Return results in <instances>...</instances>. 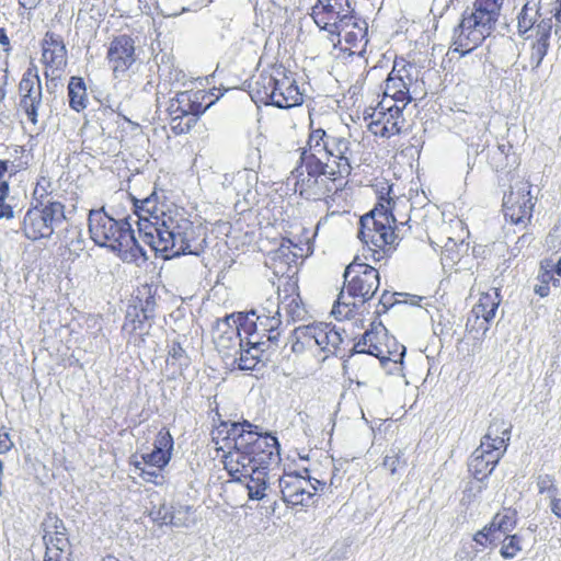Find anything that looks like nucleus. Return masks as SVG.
<instances>
[{"label": "nucleus", "instance_id": "obj_1", "mask_svg": "<svg viewBox=\"0 0 561 561\" xmlns=\"http://www.w3.org/2000/svg\"><path fill=\"white\" fill-rule=\"evenodd\" d=\"M297 151L299 159L290 173L295 191L336 211H347L354 201V188L347 181L353 171L352 141L329 135L321 122L309 117L306 144Z\"/></svg>", "mask_w": 561, "mask_h": 561}, {"label": "nucleus", "instance_id": "obj_2", "mask_svg": "<svg viewBox=\"0 0 561 561\" xmlns=\"http://www.w3.org/2000/svg\"><path fill=\"white\" fill-rule=\"evenodd\" d=\"M279 444L271 433L259 432V426L248 422V499L256 501L255 506H248L256 512L261 519H270L276 510L277 501L268 483V466L278 458Z\"/></svg>", "mask_w": 561, "mask_h": 561}, {"label": "nucleus", "instance_id": "obj_3", "mask_svg": "<svg viewBox=\"0 0 561 561\" xmlns=\"http://www.w3.org/2000/svg\"><path fill=\"white\" fill-rule=\"evenodd\" d=\"M139 239L153 251L163 253L165 259L185 254L199 256L204 251L202 242L195 238L192 221L176 209L161 211L156 221L141 219Z\"/></svg>", "mask_w": 561, "mask_h": 561}, {"label": "nucleus", "instance_id": "obj_4", "mask_svg": "<svg viewBox=\"0 0 561 561\" xmlns=\"http://www.w3.org/2000/svg\"><path fill=\"white\" fill-rule=\"evenodd\" d=\"M392 185L386 182L378 192V202L375 207L360 217L358 238L367 247L375 262L389 257L398 245Z\"/></svg>", "mask_w": 561, "mask_h": 561}, {"label": "nucleus", "instance_id": "obj_5", "mask_svg": "<svg viewBox=\"0 0 561 561\" xmlns=\"http://www.w3.org/2000/svg\"><path fill=\"white\" fill-rule=\"evenodd\" d=\"M248 93L254 103L284 110L304 103V92L295 75L282 64H272L253 75Z\"/></svg>", "mask_w": 561, "mask_h": 561}, {"label": "nucleus", "instance_id": "obj_6", "mask_svg": "<svg viewBox=\"0 0 561 561\" xmlns=\"http://www.w3.org/2000/svg\"><path fill=\"white\" fill-rule=\"evenodd\" d=\"M89 233L99 247L117 252L122 260L134 262L139 257L147 259L146 251L131 229L127 218L115 219L104 207L89 211Z\"/></svg>", "mask_w": 561, "mask_h": 561}, {"label": "nucleus", "instance_id": "obj_7", "mask_svg": "<svg viewBox=\"0 0 561 561\" xmlns=\"http://www.w3.org/2000/svg\"><path fill=\"white\" fill-rule=\"evenodd\" d=\"M511 431L512 424L508 421L493 417L468 465L474 479L483 481L492 473L508 447Z\"/></svg>", "mask_w": 561, "mask_h": 561}, {"label": "nucleus", "instance_id": "obj_8", "mask_svg": "<svg viewBox=\"0 0 561 561\" xmlns=\"http://www.w3.org/2000/svg\"><path fill=\"white\" fill-rule=\"evenodd\" d=\"M367 354L379 359L385 366L388 363H402L405 346L398 342L381 323L371 325L355 343L352 355Z\"/></svg>", "mask_w": 561, "mask_h": 561}, {"label": "nucleus", "instance_id": "obj_9", "mask_svg": "<svg viewBox=\"0 0 561 561\" xmlns=\"http://www.w3.org/2000/svg\"><path fill=\"white\" fill-rule=\"evenodd\" d=\"M552 30V19L541 18L540 0H527L518 15V31L533 39V57L538 61L547 55Z\"/></svg>", "mask_w": 561, "mask_h": 561}, {"label": "nucleus", "instance_id": "obj_10", "mask_svg": "<svg viewBox=\"0 0 561 561\" xmlns=\"http://www.w3.org/2000/svg\"><path fill=\"white\" fill-rule=\"evenodd\" d=\"M495 21L472 10L465 11L454 30L450 49L463 57L477 49L491 34Z\"/></svg>", "mask_w": 561, "mask_h": 561}, {"label": "nucleus", "instance_id": "obj_11", "mask_svg": "<svg viewBox=\"0 0 561 561\" xmlns=\"http://www.w3.org/2000/svg\"><path fill=\"white\" fill-rule=\"evenodd\" d=\"M533 184L527 179H520L512 184L502 199L504 219L514 226L523 228L531 224L537 198L533 195Z\"/></svg>", "mask_w": 561, "mask_h": 561}, {"label": "nucleus", "instance_id": "obj_12", "mask_svg": "<svg viewBox=\"0 0 561 561\" xmlns=\"http://www.w3.org/2000/svg\"><path fill=\"white\" fill-rule=\"evenodd\" d=\"M291 350L302 353L307 350L335 354L343 342L342 334L331 323H312L294 330Z\"/></svg>", "mask_w": 561, "mask_h": 561}, {"label": "nucleus", "instance_id": "obj_13", "mask_svg": "<svg viewBox=\"0 0 561 561\" xmlns=\"http://www.w3.org/2000/svg\"><path fill=\"white\" fill-rule=\"evenodd\" d=\"M337 30L328 34L337 56H363L368 44V24L356 12L352 13Z\"/></svg>", "mask_w": 561, "mask_h": 561}, {"label": "nucleus", "instance_id": "obj_14", "mask_svg": "<svg viewBox=\"0 0 561 561\" xmlns=\"http://www.w3.org/2000/svg\"><path fill=\"white\" fill-rule=\"evenodd\" d=\"M202 91H183L176 93L174 99L170 100L168 113L170 115V126L174 134L181 135L187 133L197 122L213 102L203 106Z\"/></svg>", "mask_w": 561, "mask_h": 561}, {"label": "nucleus", "instance_id": "obj_15", "mask_svg": "<svg viewBox=\"0 0 561 561\" xmlns=\"http://www.w3.org/2000/svg\"><path fill=\"white\" fill-rule=\"evenodd\" d=\"M65 218V206L60 202H47L45 205L42 204V207L36 206L26 211L22 230L32 241L47 239Z\"/></svg>", "mask_w": 561, "mask_h": 561}, {"label": "nucleus", "instance_id": "obj_16", "mask_svg": "<svg viewBox=\"0 0 561 561\" xmlns=\"http://www.w3.org/2000/svg\"><path fill=\"white\" fill-rule=\"evenodd\" d=\"M380 276L377 268L356 256L345 268L344 289L360 302L369 301L378 290Z\"/></svg>", "mask_w": 561, "mask_h": 561}, {"label": "nucleus", "instance_id": "obj_17", "mask_svg": "<svg viewBox=\"0 0 561 561\" xmlns=\"http://www.w3.org/2000/svg\"><path fill=\"white\" fill-rule=\"evenodd\" d=\"M18 111L26 117L32 126L36 127L39 124V118L46 113L42 83L35 67L27 68L24 71L18 87Z\"/></svg>", "mask_w": 561, "mask_h": 561}, {"label": "nucleus", "instance_id": "obj_18", "mask_svg": "<svg viewBox=\"0 0 561 561\" xmlns=\"http://www.w3.org/2000/svg\"><path fill=\"white\" fill-rule=\"evenodd\" d=\"M325 485L324 480L304 477L296 472L285 473L279 479L282 499L291 506H311L318 491H322Z\"/></svg>", "mask_w": 561, "mask_h": 561}, {"label": "nucleus", "instance_id": "obj_19", "mask_svg": "<svg viewBox=\"0 0 561 561\" xmlns=\"http://www.w3.org/2000/svg\"><path fill=\"white\" fill-rule=\"evenodd\" d=\"M500 304L501 295L497 288L481 293L467 316L465 331L485 340Z\"/></svg>", "mask_w": 561, "mask_h": 561}, {"label": "nucleus", "instance_id": "obj_20", "mask_svg": "<svg viewBox=\"0 0 561 561\" xmlns=\"http://www.w3.org/2000/svg\"><path fill=\"white\" fill-rule=\"evenodd\" d=\"M403 106L382 99L370 114L368 130L376 137L391 138L401 134L405 125Z\"/></svg>", "mask_w": 561, "mask_h": 561}, {"label": "nucleus", "instance_id": "obj_21", "mask_svg": "<svg viewBox=\"0 0 561 561\" xmlns=\"http://www.w3.org/2000/svg\"><path fill=\"white\" fill-rule=\"evenodd\" d=\"M354 12L350 0H318L311 9V18L320 30L330 34Z\"/></svg>", "mask_w": 561, "mask_h": 561}, {"label": "nucleus", "instance_id": "obj_22", "mask_svg": "<svg viewBox=\"0 0 561 561\" xmlns=\"http://www.w3.org/2000/svg\"><path fill=\"white\" fill-rule=\"evenodd\" d=\"M106 58L116 77L126 72L136 60L134 39L125 34L114 37L110 43Z\"/></svg>", "mask_w": 561, "mask_h": 561}, {"label": "nucleus", "instance_id": "obj_23", "mask_svg": "<svg viewBox=\"0 0 561 561\" xmlns=\"http://www.w3.org/2000/svg\"><path fill=\"white\" fill-rule=\"evenodd\" d=\"M411 78L405 66L398 68L397 62L388 75L385 84L383 98L390 99L392 104L405 106L412 101L410 92Z\"/></svg>", "mask_w": 561, "mask_h": 561}, {"label": "nucleus", "instance_id": "obj_24", "mask_svg": "<svg viewBox=\"0 0 561 561\" xmlns=\"http://www.w3.org/2000/svg\"><path fill=\"white\" fill-rule=\"evenodd\" d=\"M468 233L461 220H450L438 228L435 233V240H431V242L440 250L442 254L449 256L450 253L465 242Z\"/></svg>", "mask_w": 561, "mask_h": 561}, {"label": "nucleus", "instance_id": "obj_25", "mask_svg": "<svg viewBox=\"0 0 561 561\" xmlns=\"http://www.w3.org/2000/svg\"><path fill=\"white\" fill-rule=\"evenodd\" d=\"M236 323L234 329H230V331H226L222 335L218 337V347L220 348H230V345L227 342L233 341L238 342L239 348L234 351L233 354L228 352L224 353V357L226 359V365L231 366L232 369L238 368L240 370H245V365L243 364V355H242V339L240 336V331L244 329L245 325V316L243 312L238 313V321L233 320Z\"/></svg>", "mask_w": 561, "mask_h": 561}, {"label": "nucleus", "instance_id": "obj_26", "mask_svg": "<svg viewBox=\"0 0 561 561\" xmlns=\"http://www.w3.org/2000/svg\"><path fill=\"white\" fill-rule=\"evenodd\" d=\"M302 261L290 252V245H278L271 254L267 266L277 278L298 276V266Z\"/></svg>", "mask_w": 561, "mask_h": 561}, {"label": "nucleus", "instance_id": "obj_27", "mask_svg": "<svg viewBox=\"0 0 561 561\" xmlns=\"http://www.w3.org/2000/svg\"><path fill=\"white\" fill-rule=\"evenodd\" d=\"M43 540L50 549V546L59 552H65L69 548V540L66 534L64 522L54 514H47L42 523Z\"/></svg>", "mask_w": 561, "mask_h": 561}, {"label": "nucleus", "instance_id": "obj_28", "mask_svg": "<svg viewBox=\"0 0 561 561\" xmlns=\"http://www.w3.org/2000/svg\"><path fill=\"white\" fill-rule=\"evenodd\" d=\"M42 60L47 67L62 69L66 66L67 49L59 35L47 32L42 42Z\"/></svg>", "mask_w": 561, "mask_h": 561}, {"label": "nucleus", "instance_id": "obj_29", "mask_svg": "<svg viewBox=\"0 0 561 561\" xmlns=\"http://www.w3.org/2000/svg\"><path fill=\"white\" fill-rule=\"evenodd\" d=\"M316 231L311 228L299 227V231L291 237L283 238L280 245H290V252L304 261L313 253Z\"/></svg>", "mask_w": 561, "mask_h": 561}, {"label": "nucleus", "instance_id": "obj_30", "mask_svg": "<svg viewBox=\"0 0 561 561\" xmlns=\"http://www.w3.org/2000/svg\"><path fill=\"white\" fill-rule=\"evenodd\" d=\"M245 427V422L233 424L232 431L238 433V438H236V448L234 453H229L225 459V468L228 471L231 480L229 482H242V478L245 477V463L243 460L245 459V451L241 450L242 442L238 443V439H242L243 432Z\"/></svg>", "mask_w": 561, "mask_h": 561}, {"label": "nucleus", "instance_id": "obj_31", "mask_svg": "<svg viewBox=\"0 0 561 561\" xmlns=\"http://www.w3.org/2000/svg\"><path fill=\"white\" fill-rule=\"evenodd\" d=\"M272 309L268 310V317H251L248 312V335L254 333L260 334L262 337L266 336L267 341L274 339L271 334L275 332L282 321L279 318V308L275 304H271Z\"/></svg>", "mask_w": 561, "mask_h": 561}, {"label": "nucleus", "instance_id": "obj_32", "mask_svg": "<svg viewBox=\"0 0 561 561\" xmlns=\"http://www.w3.org/2000/svg\"><path fill=\"white\" fill-rule=\"evenodd\" d=\"M365 304L343 288L332 307L331 313L337 321L351 320L363 313Z\"/></svg>", "mask_w": 561, "mask_h": 561}, {"label": "nucleus", "instance_id": "obj_33", "mask_svg": "<svg viewBox=\"0 0 561 561\" xmlns=\"http://www.w3.org/2000/svg\"><path fill=\"white\" fill-rule=\"evenodd\" d=\"M135 314L130 311L127 312L125 328L131 325V330H142L146 321L154 318L156 312V299L153 296H148L144 302L140 304L139 309L134 308Z\"/></svg>", "mask_w": 561, "mask_h": 561}, {"label": "nucleus", "instance_id": "obj_34", "mask_svg": "<svg viewBox=\"0 0 561 561\" xmlns=\"http://www.w3.org/2000/svg\"><path fill=\"white\" fill-rule=\"evenodd\" d=\"M552 262L550 260H543L540 262L539 273L537 276L538 284L534 287V293L540 298H545L550 294V285L554 287L560 286V279L553 277L551 271Z\"/></svg>", "mask_w": 561, "mask_h": 561}, {"label": "nucleus", "instance_id": "obj_35", "mask_svg": "<svg viewBox=\"0 0 561 561\" xmlns=\"http://www.w3.org/2000/svg\"><path fill=\"white\" fill-rule=\"evenodd\" d=\"M134 207L135 214L138 217V229L140 228L141 219L148 221H156V217H160L162 211L158 208L156 192L151 193L149 196L142 199H135Z\"/></svg>", "mask_w": 561, "mask_h": 561}, {"label": "nucleus", "instance_id": "obj_36", "mask_svg": "<svg viewBox=\"0 0 561 561\" xmlns=\"http://www.w3.org/2000/svg\"><path fill=\"white\" fill-rule=\"evenodd\" d=\"M260 342L248 340V371H251L256 378L263 376V370L268 362V353L260 348Z\"/></svg>", "mask_w": 561, "mask_h": 561}, {"label": "nucleus", "instance_id": "obj_37", "mask_svg": "<svg viewBox=\"0 0 561 561\" xmlns=\"http://www.w3.org/2000/svg\"><path fill=\"white\" fill-rule=\"evenodd\" d=\"M69 106L76 112L84 110L88 105L85 83L80 77H71L68 83Z\"/></svg>", "mask_w": 561, "mask_h": 561}, {"label": "nucleus", "instance_id": "obj_38", "mask_svg": "<svg viewBox=\"0 0 561 561\" xmlns=\"http://www.w3.org/2000/svg\"><path fill=\"white\" fill-rule=\"evenodd\" d=\"M518 513L513 507H503L497 512L489 524V529H494L503 534L515 529L517 525Z\"/></svg>", "mask_w": 561, "mask_h": 561}, {"label": "nucleus", "instance_id": "obj_39", "mask_svg": "<svg viewBox=\"0 0 561 561\" xmlns=\"http://www.w3.org/2000/svg\"><path fill=\"white\" fill-rule=\"evenodd\" d=\"M484 339L463 332L461 339L457 341L456 352L461 359L472 358L482 351Z\"/></svg>", "mask_w": 561, "mask_h": 561}, {"label": "nucleus", "instance_id": "obj_40", "mask_svg": "<svg viewBox=\"0 0 561 561\" xmlns=\"http://www.w3.org/2000/svg\"><path fill=\"white\" fill-rule=\"evenodd\" d=\"M275 307L283 309L293 321L302 320L307 314L300 294L290 298L284 297Z\"/></svg>", "mask_w": 561, "mask_h": 561}, {"label": "nucleus", "instance_id": "obj_41", "mask_svg": "<svg viewBox=\"0 0 561 561\" xmlns=\"http://www.w3.org/2000/svg\"><path fill=\"white\" fill-rule=\"evenodd\" d=\"M503 0H474L472 11L496 22Z\"/></svg>", "mask_w": 561, "mask_h": 561}, {"label": "nucleus", "instance_id": "obj_42", "mask_svg": "<svg viewBox=\"0 0 561 561\" xmlns=\"http://www.w3.org/2000/svg\"><path fill=\"white\" fill-rule=\"evenodd\" d=\"M152 519L161 525H172L175 527L184 526L182 520H174V508L167 504H161L157 510H152L150 513Z\"/></svg>", "mask_w": 561, "mask_h": 561}, {"label": "nucleus", "instance_id": "obj_43", "mask_svg": "<svg viewBox=\"0 0 561 561\" xmlns=\"http://www.w3.org/2000/svg\"><path fill=\"white\" fill-rule=\"evenodd\" d=\"M299 278L298 276H289L284 278H278L277 280V294H278V302L283 300L284 297L290 298L299 294Z\"/></svg>", "mask_w": 561, "mask_h": 561}, {"label": "nucleus", "instance_id": "obj_44", "mask_svg": "<svg viewBox=\"0 0 561 561\" xmlns=\"http://www.w3.org/2000/svg\"><path fill=\"white\" fill-rule=\"evenodd\" d=\"M522 551V537L514 534L507 535L502 541L500 554L504 559H513Z\"/></svg>", "mask_w": 561, "mask_h": 561}, {"label": "nucleus", "instance_id": "obj_45", "mask_svg": "<svg viewBox=\"0 0 561 561\" xmlns=\"http://www.w3.org/2000/svg\"><path fill=\"white\" fill-rule=\"evenodd\" d=\"M170 459L171 458L169 454H163L162 451H159L153 448V450H151L150 453L141 455L140 462L141 466L145 465L150 468L162 469L169 463Z\"/></svg>", "mask_w": 561, "mask_h": 561}, {"label": "nucleus", "instance_id": "obj_46", "mask_svg": "<svg viewBox=\"0 0 561 561\" xmlns=\"http://www.w3.org/2000/svg\"><path fill=\"white\" fill-rule=\"evenodd\" d=\"M153 448L171 456L173 450V437L165 427L158 432Z\"/></svg>", "mask_w": 561, "mask_h": 561}, {"label": "nucleus", "instance_id": "obj_47", "mask_svg": "<svg viewBox=\"0 0 561 561\" xmlns=\"http://www.w3.org/2000/svg\"><path fill=\"white\" fill-rule=\"evenodd\" d=\"M168 363L179 367L187 366V357L184 348L179 342L173 341L168 351Z\"/></svg>", "mask_w": 561, "mask_h": 561}, {"label": "nucleus", "instance_id": "obj_48", "mask_svg": "<svg viewBox=\"0 0 561 561\" xmlns=\"http://www.w3.org/2000/svg\"><path fill=\"white\" fill-rule=\"evenodd\" d=\"M134 466L136 469L140 470L139 476L146 481V482H152L156 485H161L163 483V476L161 474L162 469L158 468H150L146 469L141 466V462L138 460L134 461Z\"/></svg>", "mask_w": 561, "mask_h": 561}, {"label": "nucleus", "instance_id": "obj_49", "mask_svg": "<svg viewBox=\"0 0 561 561\" xmlns=\"http://www.w3.org/2000/svg\"><path fill=\"white\" fill-rule=\"evenodd\" d=\"M512 149V145L501 144L497 146L496 152L492 156V165L496 172L503 171L506 165L501 163L502 158L508 159V153Z\"/></svg>", "mask_w": 561, "mask_h": 561}, {"label": "nucleus", "instance_id": "obj_50", "mask_svg": "<svg viewBox=\"0 0 561 561\" xmlns=\"http://www.w3.org/2000/svg\"><path fill=\"white\" fill-rule=\"evenodd\" d=\"M537 488L540 494L557 492L556 480L550 474L539 476L537 479Z\"/></svg>", "mask_w": 561, "mask_h": 561}, {"label": "nucleus", "instance_id": "obj_51", "mask_svg": "<svg viewBox=\"0 0 561 561\" xmlns=\"http://www.w3.org/2000/svg\"><path fill=\"white\" fill-rule=\"evenodd\" d=\"M405 461L402 460L400 454L396 453L392 455L385 456L382 460V466L387 469L391 474H394L399 468L403 467Z\"/></svg>", "mask_w": 561, "mask_h": 561}, {"label": "nucleus", "instance_id": "obj_52", "mask_svg": "<svg viewBox=\"0 0 561 561\" xmlns=\"http://www.w3.org/2000/svg\"><path fill=\"white\" fill-rule=\"evenodd\" d=\"M495 533L494 529H489V524L485 525L481 530L474 534L473 540L481 545L486 546L489 542H491V536Z\"/></svg>", "mask_w": 561, "mask_h": 561}, {"label": "nucleus", "instance_id": "obj_53", "mask_svg": "<svg viewBox=\"0 0 561 561\" xmlns=\"http://www.w3.org/2000/svg\"><path fill=\"white\" fill-rule=\"evenodd\" d=\"M396 302H397L396 294L385 290L381 294V297L379 299V305L381 306V309L379 310V312H386Z\"/></svg>", "mask_w": 561, "mask_h": 561}, {"label": "nucleus", "instance_id": "obj_54", "mask_svg": "<svg viewBox=\"0 0 561 561\" xmlns=\"http://www.w3.org/2000/svg\"><path fill=\"white\" fill-rule=\"evenodd\" d=\"M13 447V443L10 435L7 432L0 430V454L10 451Z\"/></svg>", "mask_w": 561, "mask_h": 561}, {"label": "nucleus", "instance_id": "obj_55", "mask_svg": "<svg viewBox=\"0 0 561 561\" xmlns=\"http://www.w3.org/2000/svg\"><path fill=\"white\" fill-rule=\"evenodd\" d=\"M0 45L3 47V53L9 56L12 51V46L7 31L3 27H0Z\"/></svg>", "mask_w": 561, "mask_h": 561}, {"label": "nucleus", "instance_id": "obj_56", "mask_svg": "<svg viewBox=\"0 0 561 561\" xmlns=\"http://www.w3.org/2000/svg\"><path fill=\"white\" fill-rule=\"evenodd\" d=\"M14 213L11 205L5 203V199L0 201V219H11L13 218Z\"/></svg>", "mask_w": 561, "mask_h": 561}, {"label": "nucleus", "instance_id": "obj_57", "mask_svg": "<svg viewBox=\"0 0 561 561\" xmlns=\"http://www.w3.org/2000/svg\"><path fill=\"white\" fill-rule=\"evenodd\" d=\"M551 512L561 519V497L553 496L550 500Z\"/></svg>", "mask_w": 561, "mask_h": 561}, {"label": "nucleus", "instance_id": "obj_58", "mask_svg": "<svg viewBox=\"0 0 561 561\" xmlns=\"http://www.w3.org/2000/svg\"><path fill=\"white\" fill-rule=\"evenodd\" d=\"M9 182L5 180L0 181V201L5 199L9 195Z\"/></svg>", "mask_w": 561, "mask_h": 561}, {"label": "nucleus", "instance_id": "obj_59", "mask_svg": "<svg viewBox=\"0 0 561 561\" xmlns=\"http://www.w3.org/2000/svg\"><path fill=\"white\" fill-rule=\"evenodd\" d=\"M39 2L41 0H19L20 5L27 10L35 9Z\"/></svg>", "mask_w": 561, "mask_h": 561}, {"label": "nucleus", "instance_id": "obj_60", "mask_svg": "<svg viewBox=\"0 0 561 561\" xmlns=\"http://www.w3.org/2000/svg\"><path fill=\"white\" fill-rule=\"evenodd\" d=\"M5 73H8V69L4 70ZM8 81V76L4 75L2 77V83H1V87H0V100H3L5 98V85H7V82Z\"/></svg>", "mask_w": 561, "mask_h": 561}, {"label": "nucleus", "instance_id": "obj_61", "mask_svg": "<svg viewBox=\"0 0 561 561\" xmlns=\"http://www.w3.org/2000/svg\"><path fill=\"white\" fill-rule=\"evenodd\" d=\"M9 171V161L0 160V181L3 180L5 172Z\"/></svg>", "mask_w": 561, "mask_h": 561}, {"label": "nucleus", "instance_id": "obj_62", "mask_svg": "<svg viewBox=\"0 0 561 561\" xmlns=\"http://www.w3.org/2000/svg\"><path fill=\"white\" fill-rule=\"evenodd\" d=\"M265 309H263L262 312H257L256 310H250V316L251 317H268V310L266 312H264Z\"/></svg>", "mask_w": 561, "mask_h": 561}, {"label": "nucleus", "instance_id": "obj_63", "mask_svg": "<svg viewBox=\"0 0 561 561\" xmlns=\"http://www.w3.org/2000/svg\"><path fill=\"white\" fill-rule=\"evenodd\" d=\"M556 4H557V8H556L554 16L558 20H560V18H561V0H556Z\"/></svg>", "mask_w": 561, "mask_h": 561}, {"label": "nucleus", "instance_id": "obj_64", "mask_svg": "<svg viewBox=\"0 0 561 561\" xmlns=\"http://www.w3.org/2000/svg\"><path fill=\"white\" fill-rule=\"evenodd\" d=\"M554 272L559 277H561V256L554 265Z\"/></svg>", "mask_w": 561, "mask_h": 561}]
</instances>
